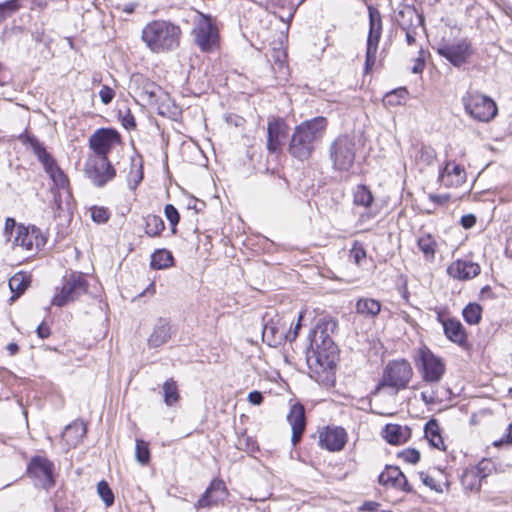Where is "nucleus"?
<instances>
[{
    "mask_svg": "<svg viewBox=\"0 0 512 512\" xmlns=\"http://www.w3.org/2000/svg\"><path fill=\"white\" fill-rule=\"evenodd\" d=\"M262 340L269 347L277 348L283 342L288 341L282 331L274 329L268 322H265L262 330Z\"/></svg>",
    "mask_w": 512,
    "mask_h": 512,
    "instance_id": "obj_33",
    "label": "nucleus"
},
{
    "mask_svg": "<svg viewBox=\"0 0 512 512\" xmlns=\"http://www.w3.org/2000/svg\"><path fill=\"white\" fill-rule=\"evenodd\" d=\"M117 139L118 133L113 130H97L89 139L90 147L93 150V154L90 156H103L104 158H108V153Z\"/></svg>",
    "mask_w": 512,
    "mask_h": 512,
    "instance_id": "obj_19",
    "label": "nucleus"
},
{
    "mask_svg": "<svg viewBox=\"0 0 512 512\" xmlns=\"http://www.w3.org/2000/svg\"><path fill=\"white\" fill-rule=\"evenodd\" d=\"M379 484L385 487L398 489L407 493L413 491L406 476L396 466H386L378 477Z\"/></svg>",
    "mask_w": 512,
    "mask_h": 512,
    "instance_id": "obj_20",
    "label": "nucleus"
},
{
    "mask_svg": "<svg viewBox=\"0 0 512 512\" xmlns=\"http://www.w3.org/2000/svg\"><path fill=\"white\" fill-rule=\"evenodd\" d=\"M464 320L470 324H478L482 316V307L477 303H469L462 312Z\"/></svg>",
    "mask_w": 512,
    "mask_h": 512,
    "instance_id": "obj_42",
    "label": "nucleus"
},
{
    "mask_svg": "<svg viewBox=\"0 0 512 512\" xmlns=\"http://www.w3.org/2000/svg\"><path fill=\"white\" fill-rule=\"evenodd\" d=\"M437 52L453 66L460 67L469 60L473 54V49L470 42L462 39L456 43H445L439 45Z\"/></svg>",
    "mask_w": 512,
    "mask_h": 512,
    "instance_id": "obj_13",
    "label": "nucleus"
},
{
    "mask_svg": "<svg viewBox=\"0 0 512 512\" xmlns=\"http://www.w3.org/2000/svg\"><path fill=\"white\" fill-rule=\"evenodd\" d=\"M369 34L367 39L365 70L368 72L376 62L378 44L382 32L381 17L378 11L369 9Z\"/></svg>",
    "mask_w": 512,
    "mask_h": 512,
    "instance_id": "obj_12",
    "label": "nucleus"
},
{
    "mask_svg": "<svg viewBox=\"0 0 512 512\" xmlns=\"http://www.w3.org/2000/svg\"><path fill=\"white\" fill-rule=\"evenodd\" d=\"M460 223L464 229H470L476 224V217L473 214H467L461 217Z\"/></svg>",
    "mask_w": 512,
    "mask_h": 512,
    "instance_id": "obj_55",
    "label": "nucleus"
},
{
    "mask_svg": "<svg viewBox=\"0 0 512 512\" xmlns=\"http://www.w3.org/2000/svg\"><path fill=\"white\" fill-rule=\"evenodd\" d=\"M398 458L410 464H416L420 460V452L416 449L408 448L398 453Z\"/></svg>",
    "mask_w": 512,
    "mask_h": 512,
    "instance_id": "obj_49",
    "label": "nucleus"
},
{
    "mask_svg": "<svg viewBox=\"0 0 512 512\" xmlns=\"http://www.w3.org/2000/svg\"><path fill=\"white\" fill-rule=\"evenodd\" d=\"M423 382L429 385L438 384L446 373V363L436 354H420L415 362Z\"/></svg>",
    "mask_w": 512,
    "mask_h": 512,
    "instance_id": "obj_9",
    "label": "nucleus"
},
{
    "mask_svg": "<svg viewBox=\"0 0 512 512\" xmlns=\"http://www.w3.org/2000/svg\"><path fill=\"white\" fill-rule=\"evenodd\" d=\"M84 172L97 187H103L116 175V171L108 158H104L103 156H89L85 164Z\"/></svg>",
    "mask_w": 512,
    "mask_h": 512,
    "instance_id": "obj_10",
    "label": "nucleus"
},
{
    "mask_svg": "<svg viewBox=\"0 0 512 512\" xmlns=\"http://www.w3.org/2000/svg\"><path fill=\"white\" fill-rule=\"evenodd\" d=\"M20 139L23 144L30 145L38 160L44 167L45 172L49 175L54 184L59 188H66L68 179L63 171L59 168L54 158L46 151L42 143L33 135H21Z\"/></svg>",
    "mask_w": 512,
    "mask_h": 512,
    "instance_id": "obj_3",
    "label": "nucleus"
},
{
    "mask_svg": "<svg viewBox=\"0 0 512 512\" xmlns=\"http://www.w3.org/2000/svg\"><path fill=\"white\" fill-rule=\"evenodd\" d=\"M412 376L413 369L407 360H393L387 364L383 371L381 385L395 388L396 390L405 389Z\"/></svg>",
    "mask_w": 512,
    "mask_h": 512,
    "instance_id": "obj_8",
    "label": "nucleus"
},
{
    "mask_svg": "<svg viewBox=\"0 0 512 512\" xmlns=\"http://www.w3.org/2000/svg\"><path fill=\"white\" fill-rule=\"evenodd\" d=\"M462 484L470 490L480 488L479 473L476 469L466 470L462 475Z\"/></svg>",
    "mask_w": 512,
    "mask_h": 512,
    "instance_id": "obj_43",
    "label": "nucleus"
},
{
    "mask_svg": "<svg viewBox=\"0 0 512 512\" xmlns=\"http://www.w3.org/2000/svg\"><path fill=\"white\" fill-rule=\"evenodd\" d=\"M439 180L446 187H458L466 181L465 169L454 162H447L439 174Z\"/></svg>",
    "mask_w": 512,
    "mask_h": 512,
    "instance_id": "obj_25",
    "label": "nucleus"
},
{
    "mask_svg": "<svg viewBox=\"0 0 512 512\" xmlns=\"http://www.w3.org/2000/svg\"><path fill=\"white\" fill-rule=\"evenodd\" d=\"M86 425L82 421H74L67 425L62 433V439L69 447H75L85 436Z\"/></svg>",
    "mask_w": 512,
    "mask_h": 512,
    "instance_id": "obj_27",
    "label": "nucleus"
},
{
    "mask_svg": "<svg viewBox=\"0 0 512 512\" xmlns=\"http://www.w3.org/2000/svg\"><path fill=\"white\" fill-rule=\"evenodd\" d=\"M421 398L422 400L426 403V404H430V403H433L434 402V396L431 394V395H428L427 392L423 391L421 393Z\"/></svg>",
    "mask_w": 512,
    "mask_h": 512,
    "instance_id": "obj_64",
    "label": "nucleus"
},
{
    "mask_svg": "<svg viewBox=\"0 0 512 512\" xmlns=\"http://www.w3.org/2000/svg\"><path fill=\"white\" fill-rule=\"evenodd\" d=\"M192 34L195 43L203 52H211L218 45V30L212 24L211 18L202 13H197L194 18Z\"/></svg>",
    "mask_w": 512,
    "mask_h": 512,
    "instance_id": "obj_7",
    "label": "nucleus"
},
{
    "mask_svg": "<svg viewBox=\"0 0 512 512\" xmlns=\"http://www.w3.org/2000/svg\"><path fill=\"white\" fill-rule=\"evenodd\" d=\"M429 199L437 205H444L449 201L450 195L449 194H443V195L430 194Z\"/></svg>",
    "mask_w": 512,
    "mask_h": 512,
    "instance_id": "obj_56",
    "label": "nucleus"
},
{
    "mask_svg": "<svg viewBox=\"0 0 512 512\" xmlns=\"http://www.w3.org/2000/svg\"><path fill=\"white\" fill-rule=\"evenodd\" d=\"M408 97V91L405 87L394 89L385 94L383 97V105L385 107H396L404 105Z\"/></svg>",
    "mask_w": 512,
    "mask_h": 512,
    "instance_id": "obj_35",
    "label": "nucleus"
},
{
    "mask_svg": "<svg viewBox=\"0 0 512 512\" xmlns=\"http://www.w3.org/2000/svg\"><path fill=\"white\" fill-rule=\"evenodd\" d=\"M228 494L225 483L222 480L215 479L205 490L203 495L196 503L197 508H210L217 505Z\"/></svg>",
    "mask_w": 512,
    "mask_h": 512,
    "instance_id": "obj_21",
    "label": "nucleus"
},
{
    "mask_svg": "<svg viewBox=\"0 0 512 512\" xmlns=\"http://www.w3.org/2000/svg\"><path fill=\"white\" fill-rule=\"evenodd\" d=\"M355 146L353 138L348 135H341L331 143L329 152L334 170L348 172L353 167Z\"/></svg>",
    "mask_w": 512,
    "mask_h": 512,
    "instance_id": "obj_4",
    "label": "nucleus"
},
{
    "mask_svg": "<svg viewBox=\"0 0 512 512\" xmlns=\"http://www.w3.org/2000/svg\"><path fill=\"white\" fill-rule=\"evenodd\" d=\"M425 436L431 445L437 449H445L444 441L440 435V427L436 420H430L425 425Z\"/></svg>",
    "mask_w": 512,
    "mask_h": 512,
    "instance_id": "obj_36",
    "label": "nucleus"
},
{
    "mask_svg": "<svg viewBox=\"0 0 512 512\" xmlns=\"http://www.w3.org/2000/svg\"><path fill=\"white\" fill-rule=\"evenodd\" d=\"M87 290V283L81 274H71L65 278L62 288L55 294L52 304L58 307L74 301Z\"/></svg>",
    "mask_w": 512,
    "mask_h": 512,
    "instance_id": "obj_11",
    "label": "nucleus"
},
{
    "mask_svg": "<svg viewBox=\"0 0 512 512\" xmlns=\"http://www.w3.org/2000/svg\"><path fill=\"white\" fill-rule=\"evenodd\" d=\"M411 157L414 158L419 170L430 166L436 159V151L430 146H415L411 150Z\"/></svg>",
    "mask_w": 512,
    "mask_h": 512,
    "instance_id": "obj_28",
    "label": "nucleus"
},
{
    "mask_svg": "<svg viewBox=\"0 0 512 512\" xmlns=\"http://www.w3.org/2000/svg\"><path fill=\"white\" fill-rule=\"evenodd\" d=\"M17 229L16 222L13 218H7L5 221L4 233L7 236L8 234L12 235L14 229Z\"/></svg>",
    "mask_w": 512,
    "mask_h": 512,
    "instance_id": "obj_60",
    "label": "nucleus"
},
{
    "mask_svg": "<svg viewBox=\"0 0 512 512\" xmlns=\"http://www.w3.org/2000/svg\"><path fill=\"white\" fill-rule=\"evenodd\" d=\"M19 8L20 4L18 3V0H7L0 3V22L19 10Z\"/></svg>",
    "mask_w": 512,
    "mask_h": 512,
    "instance_id": "obj_46",
    "label": "nucleus"
},
{
    "mask_svg": "<svg viewBox=\"0 0 512 512\" xmlns=\"http://www.w3.org/2000/svg\"><path fill=\"white\" fill-rule=\"evenodd\" d=\"M306 310H302L299 313L297 323L295 327L292 329L294 317L291 313H284L282 315L275 314L273 317H270L266 322H268L274 329L278 331H282V334H285V337L288 341L292 342L298 336V331L301 328V321L305 314Z\"/></svg>",
    "mask_w": 512,
    "mask_h": 512,
    "instance_id": "obj_18",
    "label": "nucleus"
},
{
    "mask_svg": "<svg viewBox=\"0 0 512 512\" xmlns=\"http://www.w3.org/2000/svg\"><path fill=\"white\" fill-rule=\"evenodd\" d=\"M418 247L428 261L435 258L437 242L430 233H423L417 240Z\"/></svg>",
    "mask_w": 512,
    "mask_h": 512,
    "instance_id": "obj_34",
    "label": "nucleus"
},
{
    "mask_svg": "<svg viewBox=\"0 0 512 512\" xmlns=\"http://www.w3.org/2000/svg\"><path fill=\"white\" fill-rule=\"evenodd\" d=\"M30 277L23 273L18 272L9 279V287L16 296L21 295L29 286Z\"/></svg>",
    "mask_w": 512,
    "mask_h": 512,
    "instance_id": "obj_41",
    "label": "nucleus"
},
{
    "mask_svg": "<svg viewBox=\"0 0 512 512\" xmlns=\"http://www.w3.org/2000/svg\"><path fill=\"white\" fill-rule=\"evenodd\" d=\"M97 492L106 507H110L114 504V494L106 481H100L98 483Z\"/></svg>",
    "mask_w": 512,
    "mask_h": 512,
    "instance_id": "obj_45",
    "label": "nucleus"
},
{
    "mask_svg": "<svg viewBox=\"0 0 512 512\" xmlns=\"http://www.w3.org/2000/svg\"><path fill=\"white\" fill-rule=\"evenodd\" d=\"M92 220L98 224L106 223L109 219V212L104 207L94 206L90 209Z\"/></svg>",
    "mask_w": 512,
    "mask_h": 512,
    "instance_id": "obj_48",
    "label": "nucleus"
},
{
    "mask_svg": "<svg viewBox=\"0 0 512 512\" xmlns=\"http://www.w3.org/2000/svg\"><path fill=\"white\" fill-rule=\"evenodd\" d=\"M164 214L169 221L172 233H176V226L180 220V215L177 209L172 204H166L164 207Z\"/></svg>",
    "mask_w": 512,
    "mask_h": 512,
    "instance_id": "obj_47",
    "label": "nucleus"
},
{
    "mask_svg": "<svg viewBox=\"0 0 512 512\" xmlns=\"http://www.w3.org/2000/svg\"><path fill=\"white\" fill-rule=\"evenodd\" d=\"M353 202L357 206L369 207L373 202V195L366 185H357L353 191Z\"/></svg>",
    "mask_w": 512,
    "mask_h": 512,
    "instance_id": "obj_39",
    "label": "nucleus"
},
{
    "mask_svg": "<svg viewBox=\"0 0 512 512\" xmlns=\"http://www.w3.org/2000/svg\"><path fill=\"white\" fill-rule=\"evenodd\" d=\"M182 31L170 21L154 20L142 30V40L153 53H165L177 49Z\"/></svg>",
    "mask_w": 512,
    "mask_h": 512,
    "instance_id": "obj_2",
    "label": "nucleus"
},
{
    "mask_svg": "<svg viewBox=\"0 0 512 512\" xmlns=\"http://www.w3.org/2000/svg\"><path fill=\"white\" fill-rule=\"evenodd\" d=\"M335 356L336 354H303V359L311 373L328 380L335 367Z\"/></svg>",
    "mask_w": 512,
    "mask_h": 512,
    "instance_id": "obj_16",
    "label": "nucleus"
},
{
    "mask_svg": "<svg viewBox=\"0 0 512 512\" xmlns=\"http://www.w3.org/2000/svg\"><path fill=\"white\" fill-rule=\"evenodd\" d=\"M263 399V395L259 391H252L248 394V401L253 405H260Z\"/></svg>",
    "mask_w": 512,
    "mask_h": 512,
    "instance_id": "obj_57",
    "label": "nucleus"
},
{
    "mask_svg": "<svg viewBox=\"0 0 512 512\" xmlns=\"http://www.w3.org/2000/svg\"><path fill=\"white\" fill-rule=\"evenodd\" d=\"M135 457H136V460L142 465H145L149 462V460H150L149 445L144 440H141V439L136 440Z\"/></svg>",
    "mask_w": 512,
    "mask_h": 512,
    "instance_id": "obj_44",
    "label": "nucleus"
},
{
    "mask_svg": "<svg viewBox=\"0 0 512 512\" xmlns=\"http://www.w3.org/2000/svg\"><path fill=\"white\" fill-rule=\"evenodd\" d=\"M503 444H512V424L507 426L505 435L500 440H496L493 443V445L496 447Z\"/></svg>",
    "mask_w": 512,
    "mask_h": 512,
    "instance_id": "obj_54",
    "label": "nucleus"
},
{
    "mask_svg": "<svg viewBox=\"0 0 512 512\" xmlns=\"http://www.w3.org/2000/svg\"><path fill=\"white\" fill-rule=\"evenodd\" d=\"M383 433L386 441L393 445L405 442L408 437V429L398 424H387Z\"/></svg>",
    "mask_w": 512,
    "mask_h": 512,
    "instance_id": "obj_31",
    "label": "nucleus"
},
{
    "mask_svg": "<svg viewBox=\"0 0 512 512\" xmlns=\"http://www.w3.org/2000/svg\"><path fill=\"white\" fill-rule=\"evenodd\" d=\"M171 336V326L167 319L159 318L153 332L148 339L151 348H158L165 344Z\"/></svg>",
    "mask_w": 512,
    "mask_h": 512,
    "instance_id": "obj_26",
    "label": "nucleus"
},
{
    "mask_svg": "<svg viewBox=\"0 0 512 512\" xmlns=\"http://www.w3.org/2000/svg\"><path fill=\"white\" fill-rule=\"evenodd\" d=\"M337 328L332 318L320 319L308 335L309 346L306 352H334L336 345L331 337Z\"/></svg>",
    "mask_w": 512,
    "mask_h": 512,
    "instance_id": "obj_5",
    "label": "nucleus"
},
{
    "mask_svg": "<svg viewBox=\"0 0 512 512\" xmlns=\"http://www.w3.org/2000/svg\"><path fill=\"white\" fill-rule=\"evenodd\" d=\"M351 256L356 264H360L366 257V250L362 246H354L351 250Z\"/></svg>",
    "mask_w": 512,
    "mask_h": 512,
    "instance_id": "obj_53",
    "label": "nucleus"
},
{
    "mask_svg": "<svg viewBox=\"0 0 512 512\" xmlns=\"http://www.w3.org/2000/svg\"><path fill=\"white\" fill-rule=\"evenodd\" d=\"M158 87L153 83H147L144 87V93L147 95L149 100H152L156 97V92Z\"/></svg>",
    "mask_w": 512,
    "mask_h": 512,
    "instance_id": "obj_58",
    "label": "nucleus"
},
{
    "mask_svg": "<svg viewBox=\"0 0 512 512\" xmlns=\"http://www.w3.org/2000/svg\"><path fill=\"white\" fill-rule=\"evenodd\" d=\"M287 420L291 425L292 437L291 441L293 445L299 443L302 434L306 427L305 409L301 404H295L291 407L290 412L287 416Z\"/></svg>",
    "mask_w": 512,
    "mask_h": 512,
    "instance_id": "obj_23",
    "label": "nucleus"
},
{
    "mask_svg": "<svg viewBox=\"0 0 512 512\" xmlns=\"http://www.w3.org/2000/svg\"><path fill=\"white\" fill-rule=\"evenodd\" d=\"M143 180V162L142 158L132 157L131 158V165H130V172L127 177L128 186L131 190H135L137 186L141 183Z\"/></svg>",
    "mask_w": 512,
    "mask_h": 512,
    "instance_id": "obj_32",
    "label": "nucleus"
},
{
    "mask_svg": "<svg viewBox=\"0 0 512 512\" xmlns=\"http://www.w3.org/2000/svg\"><path fill=\"white\" fill-rule=\"evenodd\" d=\"M36 332L40 338L44 339L50 335V327L46 323L42 322L38 325Z\"/></svg>",
    "mask_w": 512,
    "mask_h": 512,
    "instance_id": "obj_59",
    "label": "nucleus"
},
{
    "mask_svg": "<svg viewBox=\"0 0 512 512\" xmlns=\"http://www.w3.org/2000/svg\"><path fill=\"white\" fill-rule=\"evenodd\" d=\"M123 121V124L127 129L134 128L136 125L134 117L130 113H128L127 116L124 117Z\"/></svg>",
    "mask_w": 512,
    "mask_h": 512,
    "instance_id": "obj_63",
    "label": "nucleus"
},
{
    "mask_svg": "<svg viewBox=\"0 0 512 512\" xmlns=\"http://www.w3.org/2000/svg\"><path fill=\"white\" fill-rule=\"evenodd\" d=\"M99 96H100L101 102L103 104L107 105L113 100V98L115 96V92L109 86L103 85L99 91Z\"/></svg>",
    "mask_w": 512,
    "mask_h": 512,
    "instance_id": "obj_52",
    "label": "nucleus"
},
{
    "mask_svg": "<svg viewBox=\"0 0 512 512\" xmlns=\"http://www.w3.org/2000/svg\"><path fill=\"white\" fill-rule=\"evenodd\" d=\"M162 388L164 403L167 406H173L179 401L180 395L178 386L173 378H169L168 380H166Z\"/></svg>",
    "mask_w": 512,
    "mask_h": 512,
    "instance_id": "obj_38",
    "label": "nucleus"
},
{
    "mask_svg": "<svg viewBox=\"0 0 512 512\" xmlns=\"http://www.w3.org/2000/svg\"><path fill=\"white\" fill-rule=\"evenodd\" d=\"M173 256L170 251L166 249L156 250L151 255V267L153 269H166L173 265Z\"/></svg>",
    "mask_w": 512,
    "mask_h": 512,
    "instance_id": "obj_37",
    "label": "nucleus"
},
{
    "mask_svg": "<svg viewBox=\"0 0 512 512\" xmlns=\"http://www.w3.org/2000/svg\"><path fill=\"white\" fill-rule=\"evenodd\" d=\"M445 335L453 342L462 344L465 341L466 334L462 324L455 319H447L443 322Z\"/></svg>",
    "mask_w": 512,
    "mask_h": 512,
    "instance_id": "obj_30",
    "label": "nucleus"
},
{
    "mask_svg": "<svg viewBox=\"0 0 512 512\" xmlns=\"http://www.w3.org/2000/svg\"><path fill=\"white\" fill-rule=\"evenodd\" d=\"M381 303L373 298H359L355 305L356 313L366 317L375 318L381 311Z\"/></svg>",
    "mask_w": 512,
    "mask_h": 512,
    "instance_id": "obj_29",
    "label": "nucleus"
},
{
    "mask_svg": "<svg viewBox=\"0 0 512 512\" xmlns=\"http://www.w3.org/2000/svg\"><path fill=\"white\" fill-rule=\"evenodd\" d=\"M236 445L238 449L247 450L250 452L254 451L257 448L256 442L246 435H242L241 437H239Z\"/></svg>",
    "mask_w": 512,
    "mask_h": 512,
    "instance_id": "obj_50",
    "label": "nucleus"
},
{
    "mask_svg": "<svg viewBox=\"0 0 512 512\" xmlns=\"http://www.w3.org/2000/svg\"><path fill=\"white\" fill-rule=\"evenodd\" d=\"M45 237L39 228L25 227L22 225L17 226V233L12 241L15 249H21L27 252H32L39 249L45 244Z\"/></svg>",
    "mask_w": 512,
    "mask_h": 512,
    "instance_id": "obj_14",
    "label": "nucleus"
},
{
    "mask_svg": "<svg viewBox=\"0 0 512 512\" xmlns=\"http://www.w3.org/2000/svg\"><path fill=\"white\" fill-rule=\"evenodd\" d=\"M165 229L162 218L158 215H148L145 218V233L150 237L159 236Z\"/></svg>",
    "mask_w": 512,
    "mask_h": 512,
    "instance_id": "obj_40",
    "label": "nucleus"
},
{
    "mask_svg": "<svg viewBox=\"0 0 512 512\" xmlns=\"http://www.w3.org/2000/svg\"><path fill=\"white\" fill-rule=\"evenodd\" d=\"M287 125L281 118H275L268 123V141L267 148L270 152H277L281 145L282 140L287 135Z\"/></svg>",
    "mask_w": 512,
    "mask_h": 512,
    "instance_id": "obj_24",
    "label": "nucleus"
},
{
    "mask_svg": "<svg viewBox=\"0 0 512 512\" xmlns=\"http://www.w3.org/2000/svg\"><path fill=\"white\" fill-rule=\"evenodd\" d=\"M327 124V119L319 116L296 126L289 144V153L301 161L309 159L315 144L323 138Z\"/></svg>",
    "mask_w": 512,
    "mask_h": 512,
    "instance_id": "obj_1",
    "label": "nucleus"
},
{
    "mask_svg": "<svg viewBox=\"0 0 512 512\" xmlns=\"http://www.w3.org/2000/svg\"><path fill=\"white\" fill-rule=\"evenodd\" d=\"M466 113L481 122H489L498 113L496 103L488 96L478 92L467 93L462 98Z\"/></svg>",
    "mask_w": 512,
    "mask_h": 512,
    "instance_id": "obj_6",
    "label": "nucleus"
},
{
    "mask_svg": "<svg viewBox=\"0 0 512 512\" xmlns=\"http://www.w3.org/2000/svg\"><path fill=\"white\" fill-rule=\"evenodd\" d=\"M419 476L425 486L429 487L430 489L436 492H442L441 485L437 483L433 477L424 472H420Z\"/></svg>",
    "mask_w": 512,
    "mask_h": 512,
    "instance_id": "obj_51",
    "label": "nucleus"
},
{
    "mask_svg": "<svg viewBox=\"0 0 512 512\" xmlns=\"http://www.w3.org/2000/svg\"><path fill=\"white\" fill-rule=\"evenodd\" d=\"M423 69H424V60H423V58H421V56H419L416 59V63L412 68V72L415 74H418V73H421L423 71Z\"/></svg>",
    "mask_w": 512,
    "mask_h": 512,
    "instance_id": "obj_62",
    "label": "nucleus"
},
{
    "mask_svg": "<svg viewBox=\"0 0 512 512\" xmlns=\"http://www.w3.org/2000/svg\"><path fill=\"white\" fill-rule=\"evenodd\" d=\"M347 440L346 430L339 426H327L319 432V445L331 452L341 451Z\"/></svg>",
    "mask_w": 512,
    "mask_h": 512,
    "instance_id": "obj_17",
    "label": "nucleus"
},
{
    "mask_svg": "<svg viewBox=\"0 0 512 512\" xmlns=\"http://www.w3.org/2000/svg\"><path fill=\"white\" fill-rule=\"evenodd\" d=\"M53 468L54 465L51 461L44 457L36 456L33 457L28 465V474L38 480L39 484L49 489L54 486L53 479Z\"/></svg>",
    "mask_w": 512,
    "mask_h": 512,
    "instance_id": "obj_15",
    "label": "nucleus"
},
{
    "mask_svg": "<svg viewBox=\"0 0 512 512\" xmlns=\"http://www.w3.org/2000/svg\"><path fill=\"white\" fill-rule=\"evenodd\" d=\"M447 273L460 281L470 280L480 273V266L472 261L458 259L447 267Z\"/></svg>",
    "mask_w": 512,
    "mask_h": 512,
    "instance_id": "obj_22",
    "label": "nucleus"
},
{
    "mask_svg": "<svg viewBox=\"0 0 512 512\" xmlns=\"http://www.w3.org/2000/svg\"><path fill=\"white\" fill-rule=\"evenodd\" d=\"M379 506H380L379 503L374 502V501H369V502H365L362 505L361 510L368 511V512H376Z\"/></svg>",
    "mask_w": 512,
    "mask_h": 512,
    "instance_id": "obj_61",
    "label": "nucleus"
}]
</instances>
